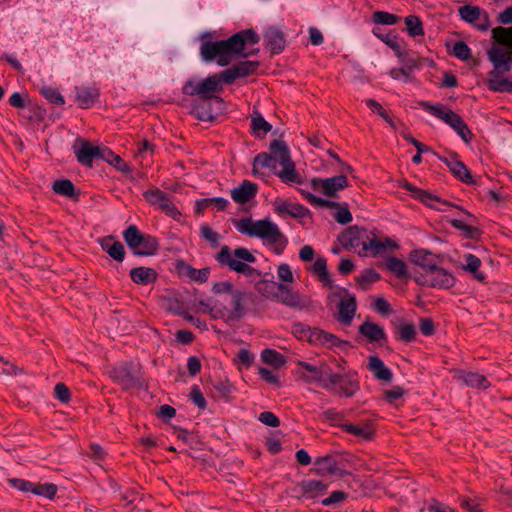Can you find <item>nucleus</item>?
Masks as SVG:
<instances>
[{"instance_id":"f257e3e1","label":"nucleus","mask_w":512,"mask_h":512,"mask_svg":"<svg viewBox=\"0 0 512 512\" xmlns=\"http://www.w3.org/2000/svg\"><path fill=\"white\" fill-rule=\"evenodd\" d=\"M259 41L260 37L254 29H244L226 40L203 41L200 46V55L205 62L215 61L219 66L224 67L237 57L247 58L258 54V48L248 50L247 47Z\"/></svg>"},{"instance_id":"f03ea898","label":"nucleus","mask_w":512,"mask_h":512,"mask_svg":"<svg viewBox=\"0 0 512 512\" xmlns=\"http://www.w3.org/2000/svg\"><path fill=\"white\" fill-rule=\"evenodd\" d=\"M234 226L241 234L248 237H257L268 246H273L275 254L280 255L288 245V238L277 224L269 219L253 221L251 218H242L234 221Z\"/></svg>"},{"instance_id":"7ed1b4c3","label":"nucleus","mask_w":512,"mask_h":512,"mask_svg":"<svg viewBox=\"0 0 512 512\" xmlns=\"http://www.w3.org/2000/svg\"><path fill=\"white\" fill-rule=\"evenodd\" d=\"M215 259L220 266L228 267L231 271L241 273L246 277L261 275L260 271L248 264L256 262V257L247 248L239 247L232 251L230 247L224 245L216 254Z\"/></svg>"},{"instance_id":"20e7f679","label":"nucleus","mask_w":512,"mask_h":512,"mask_svg":"<svg viewBox=\"0 0 512 512\" xmlns=\"http://www.w3.org/2000/svg\"><path fill=\"white\" fill-rule=\"evenodd\" d=\"M293 333L299 339L306 340L310 344L319 347L328 349H346L351 347V344L348 341L341 340L332 333L326 332L318 327H310L302 323L294 324Z\"/></svg>"},{"instance_id":"39448f33","label":"nucleus","mask_w":512,"mask_h":512,"mask_svg":"<svg viewBox=\"0 0 512 512\" xmlns=\"http://www.w3.org/2000/svg\"><path fill=\"white\" fill-rule=\"evenodd\" d=\"M419 104L425 111L449 125L465 143L472 141L474 135L459 114L442 104H431L428 101H421Z\"/></svg>"},{"instance_id":"423d86ee","label":"nucleus","mask_w":512,"mask_h":512,"mask_svg":"<svg viewBox=\"0 0 512 512\" xmlns=\"http://www.w3.org/2000/svg\"><path fill=\"white\" fill-rule=\"evenodd\" d=\"M298 367V375L305 383H318L326 390L335 389L339 376L328 365L320 364L316 366L305 361H299Z\"/></svg>"},{"instance_id":"0eeeda50","label":"nucleus","mask_w":512,"mask_h":512,"mask_svg":"<svg viewBox=\"0 0 512 512\" xmlns=\"http://www.w3.org/2000/svg\"><path fill=\"white\" fill-rule=\"evenodd\" d=\"M108 374L123 390L143 389L146 386L140 365L133 362H120L112 367Z\"/></svg>"},{"instance_id":"6e6552de","label":"nucleus","mask_w":512,"mask_h":512,"mask_svg":"<svg viewBox=\"0 0 512 512\" xmlns=\"http://www.w3.org/2000/svg\"><path fill=\"white\" fill-rule=\"evenodd\" d=\"M222 90L223 86L219 83V79L216 78L215 74L199 82L189 79L182 87V93L184 95L198 96L203 102H208L213 99L218 102H223L222 98L217 95Z\"/></svg>"},{"instance_id":"1a4fd4ad","label":"nucleus","mask_w":512,"mask_h":512,"mask_svg":"<svg viewBox=\"0 0 512 512\" xmlns=\"http://www.w3.org/2000/svg\"><path fill=\"white\" fill-rule=\"evenodd\" d=\"M413 279L418 285L439 289H450L456 281L451 273L439 266L428 273L415 274Z\"/></svg>"},{"instance_id":"9d476101","label":"nucleus","mask_w":512,"mask_h":512,"mask_svg":"<svg viewBox=\"0 0 512 512\" xmlns=\"http://www.w3.org/2000/svg\"><path fill=\"white\" fill-rule=\"evenodd\" d=\"M143 197L150 205L159 208L166 215L172 218H176L181 214L169 198L168 194L157 187H152L144 191Z\"/></svg>"},{"instance_id":"9b49d317","label":"nucleus","mask_w":512,"mask_h":512,"mask_svg":"<svg viewBox=\"0 0 512 512\" xmlns=\"http://www.w3.org/2000/svg\"><path fill=\"white\" fill-rule=\"evenodd\" d=\"M403 188L405 190L411 192L412 196L415 199L420 200L422 203H424L428 207L436 209L438 211H446V209L449 207H454V208L462 210V208L460 206H458L454 203H451L447 200H442L439 197L431 194L430 192L414 186L413 184H411L408 181H406L404 183Z\"/></svg>"},{"instance_id":"f8f14e48","label":"nucleus","mask_w":512,"mask_h":512,"mask_svg":"<svg viewBox=\"0 0 512 512\" xmlns=\"http://www.w3.org/2000/svg\"><path fill=\"white\" fill-rule=\"evenodd\" d=\"M311 189L314 191L321 190L322 193L330 198L337 196V192L349 186L348 179L345 175H337L326 179L313 178L310 181Z\"/></svg>"},{"instance_id":"ddd939ff","label":"nucleus","mask_w":512,"mask_h":512,"mask_svg":"<svg viewBox=\"0 0 512 512\" xmlns=\"http://www.w3.org/2000/svg\"><path fill=\"white\" fill-rule=\"evenodd\" d=\"M8 482L13 488L19 491L32 492L37 496H43L48 499H53L58 491L57 485L53 483H33L21 478H11Z\"/></svg>"},{"instance_id":"4468645a","label":"nucleus","mask_w":512,"mask_h":512,"mask_svg":"<svg viewBox=\"0 0 512 512\" xmlns=\"http://www.w3.org/2000/svg\"><path fill=\"white\" fill-rule=\"evenodd\" d=\"M77 161L86 167H92L94 160H99L101 145H93L86 139L78 138L73 146Z\"/></svg>"},{"instance_id":"2eb2a0df","label":"nucleus","mask_w":512,"mask_h":512,"mask_svg":"<svg viewBox=\"0 0 512 512\" xmlns=\"http://www.w3.org/2000/svg\"><path fill=\"white\" fill-rule=\"evenodd\" d=\"M369 232L365 228L356 225L346 228L339 236L338 241L347 251H352L359 246L363 247L368 239ZM363 253V250L361 251Z\"/></svg>"},{"instance_id":"dca6fc26","label":"nucleus","mask_w":512,"mask_h":512,"mask_svg":"<svg viewBox=\"0 0 512 512\" xmlns=\"http://www.w3.org/2000/svg\"><path fill=\"white\" fill-rule=\"evenodd\" d=\"M439 160L447 165L451 173L461 182L465 184H477V181L473 179L470 170L467 166L459 160L456 153H451L450 157L438 156Z\"/></svg>"},{"instance_id":"f3484780","label":"nucleus","mask_w":512,"mask_h":512,"mask_svg":"<svg viewBox=\"0 0 512 512\" xmlns=\"http://www.w3.org/2000/svg\"><path fill=\"white\" fill-rule=\"evenodd\" d=\"M276 300L285 306L299 310L307 306L306 300L298 292L283 283L278 285Z\"/></svg>"},{"instance_id":"a211bd4d","label":"nucleus","mask_w":512,"mask_h":512,"mask_svg":"<svg viewBox=\"0 0 512 512\" xmlns=\"http://www.w3.org/2000/svg\"><path fill=\"white\" fill-rule=\"evenodd\" d=\"M265 48L272 54H280L286 47L283 31L275 26L267 27L263 32Z\"/></svg>"},{"instance_id":"6ab92c4d","label":"nucleus","mask_w":512,"mask_h":512,"mask_svg":"<svg viewBox=\"0 0 512 512\" xmlns=\"http://www.w3.org/2000/svg\"><path fill=\"white\" fill-rule=\"evenodd\" d=\"M317 472L321 475L343 476L346 473L345 467L341 461L333 455L318 457L314 462Z\"/></svg>"},{"instance_id":"aec40b11","label":"nucleus","mask_w":512,"mask_h":512,"mask_svg":"<svg viewBox=\"0 0 512 512\" xmlns=\"http://www.w3.org/2000/svg\"><path fill=\"white\" fill-rule=\"evenodd\" d=\"M274 211L280 217L290 216L293 218H304L308 215L309 209L305 206L283 200H275Z\"/></svg>"},{"instance_id":"412c9836","label":"nucleus","mask_w":512,"mask_h":512,"mask_svg":"<svg viewBox=\"0 0 512 512\" xmlns=\"http://www.w3.org/2000/svg\"><path fill=\"white\" fill-rule=\"evenodd\" d=\"M336 386H339L338 393L346 397H352L360 389L358 374L355 371H349L346 374H339Z\"/></svg>"},{"instance_id":"4be33fe9","label":"nucleus","mask_w":512,"mask_h":512,"mask_svg":"<svg viewBox=\"0 0 512 512\" xmlns=\"http://www.w3.org/2000/svg\"><path fill=\"white\" fill-rule=\"evenodd\" d=\"M257 192V184L249 180H243L239 186L231 191V198L238 204H246L256 196Z\"/></svg>"},{"instance_id":"5701e85b","label":"nucleus","mask_w":512,"mask_h":512,"mask_svg":"<svg viewBox=\"0 0 512 512\" xmlns=\"http://www.w3.org/2000/svg\"><path fill=\"white\" fill-rule=\"evenodd\" d=\"M76 102L82 109L93 106L100 96V90L95 86L76 87Z\"/></svg>"},{"instance_id":"b1692460","label":"nucleus","mask_w":512,"mask_h":512,"mask_svg":"<svg viewBox=\"0 0 512 512\" xmlns=\"http://www.w3.org/2000/svg\"><path fill=\"white\" fill-rule=\"evenodd\" d=\"M357 303L355 296H348L339 301L337 320L344 324L350 325L356 313Z\"/></svg>"},{"instance_id":"393cba45","label":"nucleus","mask_w":512,"mask_h":512,"mask_svg":"<svg viewBox=\"0 0 512 512\" xmlns=\"http://www.w3.org/2000/svg\"><path fill=\"white\" fill-rule=\"evenodd\" d=\"M232 309L228 312V320L237 321L243 318L246 314V307L244 305L245 299L250 296L249 293L235 290L232 292Z\"/></svg>"},{"instance_id":"a878e982","label":"nucleus","mask_w":512,"mask_h":512,"mask_svg":"<svg viewBox=\"0 0 512 512\" xmlns=\"http://www.w3.org/2000/svg\"><path fill=\"white\" fill-rule=\"evenodd\" d=\"M129 275L135 284L142 286L155 283L158 278L155 269L144 266L132 268Z\"/></svg>"},{"instance_id":"bb28decb","label":"nucleus","mask_w":512,"mask_h":512,"mask_svg":"<svg viewBox=\"0 0 512 512\" xmlns=\"http://www.w3.org/2000/svg\"><path fill=\"white\" fill-rule=\"evenodd\" d=\"M358 332L371 343L381 342L387 339L384 328L371 321L362 323L358 328Z\"/></svg>"},{"instance_id":"cd10ccee","label":"nucleus","mask_w":512,"mask_h":512,"mask_svg":"<svg viewBox=\"0 0 512 512\" xmlns=\"http://www.w3.org/2000/svg\"><path fill=\"white\" fill-rule=\"evenodd\" d=\"M368 369L378 380L385 382H390L392 380L393 374L391 370L377 355H371L368 357Z\"/></svg>"},{"instance_id":"c85d7f7f","label":"nucleus","mask_w":512,"mask_h":512,"mask_svg":"<svg viewBox=\"0 0 512 512\" xmlns=\"http://www.w3.org/2000/svg\"><path fill=\"white\" fill-rule=\"evenodd\" d=\"M282 169L278 172H275V175H277L280 180L285 184H303L304 179L303 177L297 172L295 163L293 160H289L288 162H285L281 164Z\"/></svg>"},{"instance_id":"c756f323","label":"nucleus","mask_w":512,"mask_h":512,"mask_svg":"<svg viewBox=\"0 0 512 512\" xmlns=\"http://www.w3.org/2000/svg\"><path fill=\"white\" fill-rule=\"evenodd\" d=\"M410 260L415 265H418L423 269L422 273H428L430 270L437 266L434 255L431 252L423 249L412 251L410 253Z\"/></svg>"},{"instance_id":"7c9ffc66","label":"nucleus","mask_w":512,"mask_h":512,"mask_svg":"<svg viewBox=\"0 0 512 512\" xmlns=\"http://www.w3.org/2000/svg\"><path fill=\"white\" fill-rule=\"evenodd\" d=\"M340 428L344 432L362 440H371L375 435V429L370 422H365L362 425L340 424Z\"/></svg>"},{"instance_id":"2f4dec72","label":"nucleus","mask_w":512,"mask_h":512,"mask_svg":"<svg viewBox=\"0 0 512 512\" xmlns=\"http://www.w3.org/2000/svg\"><path fill=\"white\" fill-rule=\"evenodd\" d=\"M388 247H397L390 239H386L384 242L379 240L375 235L370 237L366 243L363 244V253L359 252L360 255H366L367 251L370 250L373 256H377L382 252L386 251Z\"/></svg>"},{"instance_id":"473e14b6","label":"nucleus","mask_w":512,"mask_h":512,"mask_svg":"<svg viewBox=\"0 0 512 512\" xmlns=\"http://www.w3.org/2000/svg\"><path fill=\"white\" fill-rule=\"evenodd\" d=\"M112 240V237L104 238L101 242V247L112 259L122 262L126 254L124 245L120 241Z\"/></svg>"},{"instance_id":"72a5a7b5","label":"nucleus","mask_w":512,"mask_h":512,"mask_svg":"<svg viewBox=\"0 0 512 512\" xmlns=\"http://www.w3.org/2000/svg\"><path fill=\"white\" fill-rule=\"evenodd\" d=\"M489 59L493 63L495 70L498 72H508L510 70L509 55L497 47H493L488 52Z\"/></svg>"},{"instance_id":"f704fd0d","label":"nucleus","mask_w":512,"mask_h":512,"mask_svg":"<svg viewBox=\"0 0 512 512\" xmlns=\"http://www.w3.org/2000/svg\"><path fill=\"white\" fill-rule=\"evenodd\" d=\"M300 489L303 497L313 499L322 495L326 491L327 485L320 480H306L300 484Z\"/></svg>"},{"instance_id":"c9c22d12","label":"nucleus","mask_w":512,"mask_h":512,"mask_svg":"<svg viewBox=\"0 0 512 512\" xmlns=\"http://www.w3.org/2000/svg\"><path fill=\"white\" fill-rule=\"evenodd\" d=\"M270 155L281 165L291 160L289 147L287 144L280 139H275L270 143L269 146Z\"/></svg>"},{"instance_id":"e433bc0d","label":"nucleus","mask_w":512,"mask_h":512,"mask_svg":"<svg viewBox=\"0 0 512 512\" xmlns=\"http://www.w3.org/2000/svg\"><path fill=\"white\" fill-rule=\"evenodd\" d=\"M158 250V239L150 234H146L143 237L141 244L139 245V248H137L133 254L136 256L146 257L155 255Z\"/></svg>"},{"instance_id":"4c0bfd02","label":"nucleus","mask_w":512,"mask_h":512,"mask_svg":"<svg viewBox=\"0 0 512 512\" xmlns=\"http://www.w3.org/2000/svg\"><path fill=\"white\" fill-rule=\"evenodd\" d=\"M53 191L65 197H69L74 201L79 200V192L76 191L75 185L68 179H59L54 181L52 185Z\"/></svg>"},{"instance_id":"58836bf2","label":"nucleus","mask_w":512,"mask_h":512,"mask_svg":"<svg viewBox=\"0 0 512 512\" xmlns=\"http://www.w3.org/2000/svg\"><path fill=\"white\" fill-rule=\"evenodd\" d=\"M122 235L125 243L134 253L135 250L139 248V245L146 234L142 233L136 225H130L126 230H124Z\"/></svg>"},{"instance_id":"ea45409f","label":"nucleus","mask_w":512,"mask_h":512,"mask_svg":"<svg viewBox=\"0 0 512 512\" xmlns=\"http://www.w3.org/2000/svg\"><path fill=\"white\" fill-rule=\"evenodd\" d=\"M483 9L479 6L464 5L459 7L458 13L461 19L469 24L475 26L476 22L481 19L483 15Z\"/></svg>"},{"instance_id":"a19ab883","label":"nucleus","mask_w":512,"mask_h":512,"mask_svg":"<svg viewBox=\"0 0 512 512\" xmlns=\"http://www.w3.org/2000/svg\"><path fill=\"white\" fill-rule=\"evenodd\" d=\"M416 335L415 325L402 321L397 326L395 338L404 343H410L416 339Z\"/></svg>"},{"instance_id":"79ce46f5","label":"nucleus","mask_w":512,"mask_h":512,"mask_svg":"<svg viewBox=\"0 0 512 512\" xmlns=\"http://www.w3.org/2000/svg\"><path fill=\"white\" fill-rule=\"evenodd\" d=\"M213 393L216 398L222 399L225 402L232 400V393L234 391L233 385L228 380H218L212 383Z\"/></svg>"},{"instance_id":"37998d69","label":"nucleus","mask_w":512,"mask_h":512,"mask_svg":"<svg viewBox=\"0 0 512 512\" xmlns=\"http://www.w3.org/2000/svg\"><path fill=\"white\" fill-rule=\"evenodd\" d=\"M461 379L467 386L476 389H487L490 386L488 379L478 372H466Z\"/></svg>"},{"instance_id":"c03bdc74","label":"nucleus","mask_w":512,"mask_h":512,"mask_svg":"<svg viewBox=\"0 0 512 512\" xmlns=\"http://www.w3.org/2000/svg\"><path fill=\"white\" fill-rule=\"evenodd\" d=\"M465 265L463 266L464 270L465 271H468L470 272L473 277L480 281V282H483L486 278V275L479 271V268L481 266V260L475 256L474 254H467L465 255Z\"/></svg>"},{"instance_id":"a18cd8bd","label":"nucleus","mask_w":512,"mask_h":512,"mask_svg":"<svg viewBox=\"0 0 512 512\" xmlns=\"http://www.w3.org/2000/svg\"><path fill=\"white\" fill-rule=\"evenodd\" d=\"M277 161L266 152H261L257 154L253 161V174H258V167L261 168H267L270 171H273L275 173V170L277 168Z\"/></svg>"},{"instance_id":"49530a36","label":"nucleus","mask_w":512,"mask_h":512,"mask_svg":"<svg viewBox=\"0 0 512 512\" xmlns=\"http://www.w3.org/2000/svg\"><path fill=\"white\" fill-rule=\"evenodd\" d=\"M372 33L374 36L383 41L388 47H390L397 56L401 55V46L398 41V37L392 33H382V29L379 27H374L372 29Z\"/></svg>"},{"instance_id":"de8ad7c7","label":"nucleus","mask_w":512,"mask_h":512,"mask_svg":"<svg viewBox=\"0 0 512 512\" xmlns=\"http://www.w3.org/2000/svg\"><path fill=\"white\" fill-rule=\"evenodd\" d=\"M381 278L380 274L374 269L364 270L358 277H356V286L363 291H367L372 283L379 281Z\"/></svg>"},{"instance_id":"09e8293b","label":"nucleus","mask_w":512,"mask_h":512,"mask_svg":"<svg viewBox=\"0 0 512 512\" xmlns=\"http://www.w3.org/2000/svg\"><path fill=\"white\" fill-rule=\"evenodd\" d=\"M300 193L303 195V197L313 206L322 207V208H333L338 209L342 203L335 202L332 200L324 199L318 196H315L314 194L310 193L309 191H306L304 189L299 190Z\"/></svg>"},{"instance_id":"8fccbe9b","label":"nucleus","mask_w":512,"mask_h":512,"mask_svg":"<svg viewBox=\"0 0 512 512\" xmlns=\"http://www.w3.org/2000/svg\"><path fill=\"white\" fill-rule=\"evenodd\" d=\"M493 39L502 46L512 49V27L498 26L492 29Z\"/></svg>"},{"instance_id":"3c124183","label":"nucleus","mask_w":512,"mask_h":512,"mask_svg":"<svg viewBox=\"0 0 512 512\" xmlns=\"http://www.w3.org/2000/svg\"><path fill=\"white\" fill-rule=\"evenodd\" d=\"M279 284L271 280H260L255 284V289L266 298L276 299Z\"/></svg>"},{"instance_id":"603ef678","label":"nucleus","mask_w":512,"mask_h":512,"mask_svg":"<svg viewBox=\"0 0 512 512\" xmlns=\"http://www.w3.org/2000/svg\"><path fill=\"white\" fill-rule=\"evenodd\" d=\"M251 129L258 137H261L271 131L272 125L259 112H255L251 119Z\"/></svg>"},{"instance_id":"864d4df0","label":"nucleus","mask_w":512,"mask_h":512,"mask_svg":"<svg viewBox=\"0 0 512 512\" xmlns=\"http://www.w3.org/2000/svg\"><path fill=\"white\" fill-rule=\"evenodd\" d=\"M386 268L393 273L397 278L407 276V265L406 263L395 257L390 256L386 259Z\"/></svg>"},{"instance_id":"5fc2aeb1","label":"nucleus","mask_w":512,"mask_h":512,"mask_svg":"<svg viewBox=\"0 0 512 512\" xmlns=\"http://www.w3.org/2000/svg\"><path fill=\"white\" fill-rule=\"evenodd\" d=\"M183 273L192 281L198 282V283H205L207 282L209 275H210V268L205 267L202 269H196L190 265H185Z\"/></svg>"},{"instance_id":"6e6d98bb","label":"nucleus","mask_w":512,"mask_h":512,"mask_svg":"<svg viewBox=\"0 0 512 512\" xmlns=\"http://www.w3.org/2000/svg\"><path fill=\"white\" fill-rule=\"evenodd\" d=\"M448 222L453 228L464 232L467 238L478 239L482 234L479 228L472 225H468L460 219H451Z\"/></svg>"},{"instance_id":"4d7b16f0","label":"nucleus","mask_w":512,"mask_h":512,"mask_svg":"<svg viewBox=\"0 0 512 512\" xmlns=\"http://www.w3.org/2000/svg\"><path fill=\"white\" fill-rule=\"evenodd\" d=\"M261 358L266 364L275 368H279L286 363L285 357L275 349H264L261 353Z\"/></svg>"},{"instance_id":"13d9d810","label":"nucleus","mask_w":512,"mask_h":512,"mask_svg":"<svg viewBox=\"0 0 512 512\" xmlns=\"http://www.w3.org/2000/svg\"><path fill=\"white\" fill-rule=\"evenodd\" d=\"M406 30L410 37L424 35V28L421 19L416 15H409L404 20Z\"/></svg>"},{"instance_id":"bf43d9fd","label":"nucleus","mask_w":512,"mask_h":512,"mask_svg":"<svg viewBox=\"0 0 512 512\" xmlns=\"http://www.w3.org/2000/svg\"><path fill=\"white\" fill-rule=\"evenodd\" d=\"M260 63L258 61L245 60L234 64L239 78L247 77L256 72Z\"/></svg>"},{"instance_id":"052dcab7","label":"nucleus","mask_w":512,"mask_h":512,"mask_svg":"<svg viewBox=\"0 0 512 512\" xmlns=\"http://www.w3.org/2000/svg\"><path fill=\"white\" fill-rule=\"evenodd\" d=\"M400 19L398 15L386 11H375L372 14V21L379 25H395Z\"/></svg>"},{"instance_id":"680f3d73","label":"nucleus","mask_w":512,"mask_h":512,"mask_svg":"<svg viewBox=\"0 0 512 512\" xmlns=\"http://www.w3.org/2000/svg\"><path fill=\"white\" fill-rule=\"evenodd\" d=\"M40 93L46 100H48L52 104L63 105L65 103L64 97L57 89L53 87H42Z\"/></svg>"},{"instance_id":"e2e57ef3","label":"nucleus","mask_w":512,"mask_h":512,"mask_svg":"<svg viewBox=\"0 0 512 512\" xmlns=\"http://www.w3.org/2000/svg\"><path fill=\"white\" fill-rule=\"evenodd\" d=\"M191 113L200 121L211 122L215 119L211 107L204 104H193Z\"/></svg>"},{"instance_id":"0e129e2a","label":"nucleus","mask_w":512,"mask_h":512,"mask_svg":"<svg viewBox=\"0 0 512 512\" xmlns=\"http://www.w3.org/2000/svg\"><path fill=\"white\" fill-rule=\"evenodd\" d=\"M366 105L375 113H377L385 122H387L391 127L395 128V123L392 118L389 116L387 111L382 107V105L374 99H367Z\"/></svg>"},{"instance_id":"69168bd1","label":"nucleus","mask_w":512,"mask_h":512,"mask_svg":"<svg viewBox=\"0 0 512 512\" xmlns=\"http://www.w3.org/2000/svg\"><path fill=\"white\" fill-rule=\"evenodd\" d=\"M322 418L331 423V425L340 427V424H345L343 421L345 415L341 411H337L334 408L328 409L322 413Z\"/></svg>"},{"instance_id":"338daca9","label":"nucleus","mask_w":512,"mask_h":512,"mask_svg":"<svg viewBox=\"0 0 512 512\" xmlns=\"http://www.w3.org/2000/svg\"><path fill=\"white\" fill-rule=\"evenodd\" d=\"M334 219L337 223L345 225L352 221V214L349 210V205L346 202H343L341 206L337 209L336 213L333 214Z\"/></svg>"},{"instance_id":"774afa93","label":"nucleus","mask_w":512,"mask_h":512,"mask_svg":"<svg viewBox=\"0 0 512 512\" xmlns=\"http://www.w3.org/2000/svg\"><path fill=\"white\" fill-rule=\"evenodd\" d=\"M453 54L460 60H468L471 57V50L464 41H457L453 46Z\"/></svg>"}]
</instances>
